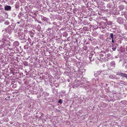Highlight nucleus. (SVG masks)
<instances>
[{"label":"nucleus","instance_id":"1","mask_svg":"<svg viewBox=\"0 0 127 127\" xmlns=\"http://www.w3.org/2000/svg\"><path fill=\"white\" fill-rule=\"evenodd\" d=\"M12 30V28H11L10 26H8L6 29H4V30H3L2 31H5L6 32L10 34L11 32V31Z\"/></svg>","mask_w":127,"mask_h":127},{"label":"nucleus","instance_id":"2","mask_svg":"<svg viewBox=\"0 0 127 127\" xmlns=\"http://www.w3.org/2000/svg\"><path fill=\"white\" fill-rule=\"evenodd\" d=\"M13 47L12 48L10 49V50L11 49L12 51H14L15 48H16L17 46H19V44L17 42H15L13 43Z\"/></svg>","mask_w":127,"mask_h":127},{"label":"nucleus","instance_id":"3","mask_svg":"<svg viewBox=\"0 0 127 127\" xmlns=\"http://www.w3.org/2000/svg\"><path fill=\"white\" fill-rule=\"evenodd\" d=\"M110 65L112 67H111L110 66H109L108 67V69H111L112 68L115 67V62L113 61H112L110 63Z\"/></svg>","mask_w":127,"mask_h":127},{"label":"nucleus","instance_id":"4","mask_svg":"<svg viewBox=\"0 0 127 127\" xmlns=\"http://www.w3.org/2000/svg\"><path fill=\"white\" fill-rule=\"evenodd\" d=\"M117 75H119V76L125 77L127 79V74L123 73H120L119 74H117Z\"/></svg>","mask_w":127,"mask_h":127},{"label":"nucleus","instance_id":"5","mask_svg":"<svg viewBox=\"0 0 127 127\" xmlns=\"http://www.w3.org/2000/svg\"><path fill=\"white\" fill-rule=\"evenodd\" d=\"M11 9V7L10 6L7 5L5 6L4 7L5 10L9 11Z\"/></svg>","mask_w":127,"mask_h":127},{"label":"nucleus","instance_id":"6","mask_svg":"<svg viewBox=\"0 0 127 127\" xmlns=\"http://www.w3.org/2000/svg\"><path fill=\"white\" fill-rule=\"evenodd\" d=\"M127 83L125 82L124 81H120L119 82L120 85L123 86H124V85H126Z\"/></svg>","mask_w":127,"mask_h":127},{"label":"nucleus","instance_id":"7","mask_svg":"<svg viewBox=\"0 0 127 127\" xmlns=\"http://www.w3.org/2000/svg\"><path fill=\"white\" fill-rule=\"evenodd\" d=\"M42 21L43 22H47L48 19L46 17H43L42 18Z\"/></svg>","mask_w":127,"mask_h":127},{"label":"nucleus","instance_id":"8","mask_svg":"<svg viewBox=\"0 0 127 127\" xmlns=\"http://www.w3.org/2000/svg\"><path fill=\"white\" fill-rule=\"evenodd\" d=\"M104 57V56H98L95 58V60L96 61L97 60H99V59H100L101 58V57Z\"/></svg>","mask_w":127,"mask_h":127},{"label":"nucleus","instance_id":"9","mask_svg":"<svg viewBox=\"0 0 127 127\" xmlns=\"http://www.w3.org/2000/svg\"><path fill=\"white\" fill-rule=\"evenodd\" d=\"M99 61L101 62H102L103 61H106V60L105 59L104 57H101V58L100 59H99Z\"/></svg>","mask_w":127,"mask_h":127},{"label":"nucleus","instance_id":"10","mask_svg":"<svg viewBox=\"0 0 127 127\" xmlns=\"http://www.w3.org/2000/svg\"><path fill=\"white\" fill-rule=\"evenodd\" d=\"M122 19L121 18H118V22L120 24L122 23V22L121 20Z\"/></svg>","mask_w":127,"mask_h":127},{"label":"nucleus","instance_id":"11","mask_svg":"<svg viewBox=\"0 0 127 127\" xmlns=\"http://www.w3.org/2000/svg\"><path fill=\"white\" fill-rule=\"evenodd\" d=\"M37 29L38 31H40L41 29L40 26L39 25H38L37 26Z\"/></svg>","mask_w":127,"mask_h":127},{"label":"nucleus","instance_id":"12","mask_svg":"<svg viewBox=\"0 0 127 127\" xmlns=\"http://www.w3.org/2000/svg\"><path fill=\"white\" fill-rule=\"evenodd\" d=\"M113 33H111L110 34V37L112 39H113Z\"/></svg>","mask_w":127,"mask_h":127},{"label":"nucleus","instance_id":"13","mask_svg":"<svg viewBox=\"0 0 127 127\" xmlns=\"http://www.w3.org/2000/svg\"><path fill=\"white\" fill-rule=\"evenodd\" d=\"M101 73H102L104 75L106 74L107 72L105 71H101Z\"/></svg>","mask_w":127,"mask_h":127},{"label":"nucleus","instance_id":"14","mask_svg":"<svg viewBox=\"0 0 127 127\" xmlns=\"http://www.w3.org/2000/svg\"><path fill=\"white\" fill-rule=\"evenodd\" d=\"M23 64L24 65L27 66L28 65V63L27 62H25L23 63Z\"/></svg>","mask_w":127,"mask_h":127},{"label":"nucleus","instance_id":"15","mask_svg":"<svg viewBox=\"0 0 127 127\" xmlns=\"http://www.w3.org/2000/svg\"><path fill=\"white\" fill-rule=\"evenodd\" d=\"M4 24L6 25H8L9 24V22L8 21H6L4 22Z\"/></svg>","mask_w":127,"mask_h":127},{"label":"nucleus","instance_id":"16","mask_svg":"<svg viewBox=\"0 0 127 127\" xmlns=\"http://www.w3.org/2000/svg\"><path fill=\"white\" fill-rule=\"evenodd\" d=\"M28 46L27 45H25L24 47V48L25 49H28Z\"/></svg>","mask_w":127,"mask_h":127},{"label":"nucleus","instance_id":"17","mask_svg":"<svg viewBox=\"0 0 127 127\" xmlns=\"http://www.w3.org/2000/svg\"><path fill=\"white\" fill-rule=\"evenodd\" d=\"M112 49L114 51H115L116 50V48L117 47H114L113 46H112L111 47Z\"/></svg>","mask_w":127,"mask_h":127},{"label":"nucleus","instance_id":"18","mask_svg":"<svg viewBox=\"0 0 127 127\" xmlns=\"http://www.w3.org/2000/svg\"><path fill=\"white\" fill-rule=\"evenodd\" d=\"M63 101L61 99H60L58 101V103H62Z\"/></svg>","mask_w":127,"mask_h":127},{"label":"nucleus","instance_id":"19","mask_svg":"<svg viewBox=\"0 0 127 127\" xmlns=\"http://www.w3.org/2000/svg\"><path fill=\"white\" fill-rule=\"evenodd\" d=\"M120 59L119 60V61H122L123 60H124V58L122 59H121V58H123V56H120Z\"/></svg>","mask_w":127,"mask_h":127},{"label":"nucleus","instance_id":"20","mask_svg":"<svg viewBox=\"0 0 127 127\" xmlns=\"http://www.w3.org/2000/svg\"><path fill=\"white\" fill-rule=\"evenodd\" d=\"M104 59H105L106 61H108V60L109 59L108 58V57H106L105 58L104 57Z\"/></svg>","mask_w":127,"mask_h":127},{"label":"nucleus","instance_id":"21","mask_svg":"<svg viewBox=\"0 0 127 127\" xmlns=\"http://www.w3.org/2000/svg\"><path fill=\"white\" fill-rule=\"evenodd\" d=\"M10 98V97L9 96H8L6 98H7V100H9V98Z\"/></svg>","mask_w":127,"mask_h":127},{"label":"nucleus","instance_id":"22","mask_svg":"<svg viewBox=\"0 0 127 127\" xmlns=\"http://www.w3.org/2000/svg\"><path fill=\"white\" fill-rule=\"evenodd\" d=\"M51 28H48L47 29V31H51Z\"/></svg>","mask_w":127,"mask_h":127},{"label":"nucleus","instance_id":"23","mask_svg":"<svg viewBox=\"0 0 127 127\" xmlns=\"http://www.w3.org/2000/svg\"><path fill=\"white\" fill-rule=\"evenodd\" d=\"M53 24L54 25H57V24L55 22H54L53 23Z\"/></svg>","mask_w":127,"mask_h":127},{"label":"nucleus","instance_id":"24","mask_svg":"<svg viewBox=\"0 0 127 127\" xmlns=\"http://www.w3.org/2000/svg\"><path fill=\"white\" fill-rule=\"evenodd\" d=\"M14 53V52H11L10 54V56H11V55H13V54Z\"/></svg>","mask_w":127,"mask_h":127},{"label":"nucleus","instance_id":"25","mask_svg":"<svg viewBox=\"0 0 127 127\" xmlns=\"http://www.w3.org/2000/svg\"><path fill=\"white\" fill-rule=\"evenodd\" d=\"M109 23H108L109 25H111L112 24V23L111 22H109Z\"/></svg>","mask_w":127,"mask_h":127},{"label":"nucleus","instance_id":"26","mask_svg":"<svg viewBox=\"0 0 127 127\" xmlns=\"http://www.w3.org/2000/svg\"><path fill=\"white\" fill-rule=\"evenodd\" d=\"M92 57H89V59H90V61H92Z\"/></svg>","mask_w":127,"mask_h":127},{"label":"nucleus","instance_id":"27","mask_svg":"<svg viewBox=\"0 0 127 127\" xmlns=\"http://www.w3.org/2000/svg\"><path fill=\"white\" fill-rule=\"evenodd\" d=\"M112 42L113 43H114V41L113 39H112Z\"/></svg>","mask_w":127,"mask_h":127},{"label":"nucleus","instance_id":"28","mask_svg":"<svg viewBox=\"0 0 127 127\" xmlns=\"http://www.w3.org/2000/svg\"><path fill=\"white\" fill-rule=\"evenodd\" d=\"M1 47V46H0V48H1V49H2V48H4V47L3 46H2V47Z\"/></svg>","mask_w":127,"mask_h":127},{"label":"nucleus","instance_id":"29","mask_svg":"<svg viewBox=\"0 0 127 127\" xmlns=\"http://www.w3.org/2000/svg\"><path fill=\"white\" fill-rule=\"evenodd\" d=\"M95 76L96 75V76H97V74H96V73L95 74Z\"/></svg>","mask_w":127,"mask_h":127},{"label":"nucleus","instance_id":"30","mask_svg":"<svg viewBox=\"0 0 127 127\" xmlns=\"http://www.w3.org/2000/svg\"><path fill=\"white\" fill-rule=\"evenodd\" d=\"M17 23L19 24H20V22H17Z\"/></svg>","mask_w":127,"mask_h":127},{"label":"nucleus","instance_id":"31","mask_svg":"<svg viewBox=\"0 0 127 127\" xmlns=\"http://www.w3.org/2000/svg\"><path fill=\"white\" fill-rule=\"evenodd\" d=\"M126 50L127 51V46L126 47Z\"/></svg>","mask_w":127,"mask_h":127},{"label":"nucleus","instance_id":"32","mask_svg":"<svg viewBox=\"0 0 127 127\" xmlns=\"http://www.w3.org/2000/svg\"><path fill=\"white\" fill-rule=\"evenodd\" d=\"M4 42L3 43V44H2L3 45H4Z\"/></svg>","mask_w":127,"mask_h":127},{"label":"nucleus","instance_id":"33","mask_svg":"<svg viewBox=\"0 0 127 127\" xmlns=\"http://www.w3.org/2000/svg\"><path fill=\"white\" fill-rule=\"evenodd\" d=\"M28 58H27L26 59L25 58V59L27 60V59H28Z\"/></svg>","mask_w":127,"mask_h":127},{"label":"nucleus","instance_id":"34","mask_svg":"<svg viewBox=\"0 0 127 127\" xmlns=\"http://www.w3.org/2000/svg\"><path fill=\"white\" fill-rule=\"evenodd\" d=\"M35 57H34V58H33V59H34L36 60V59H35Z\"/></svg>","mask_w":127,"mask_h":127},{"label":"nucleus","instance_id":"35","mask_svg":"<svg viewBox=\"0 0 127 127\" xmlns=\"http://www.w3.org/2000/svg\"><path fill=\"white\" fill-rule=\"evenodd\" d=\"M94 60V59H93L92 60V61H93Z\"/></svg>","mask_w":127,"mask_h":127},{"label":"nucleus","instance_id":"36","mask_svg":"<svg viewBox=\"0 0 127 127\" xmlns=\"http://www.w3.org/2000/svg\"><path fill=\"white\" fill-rule=\"evenodd\" d=\"M38 23H40V22H38Z\"/></svg>","mask_w":127,"mask_h":127},{"label":"nucleus","instance_id":"37","mask_svg":"<svg viewBox=\"0 0 127 127\" xmlns=\"http://www.w3.org/2000/svg\"><path fill=\"white\" fill-rule=\"evenodd\" d=\"M47 95H49V94H47Z\"/></svg>","mask_w":127,"mask_h":127},{"label":"nucleus","instance_id":"38","mask_svg":"<svg viewBox=\"0 0 127 127\" xmlns=\"http://www.w3.org/2000/svg\"><path fill=\"white\" fill-rule=\"evenodd\" d=\"M36 59H37V58H36Z\"/></svg>","mask_w":127,"mask_h":127},{"label":"nucleus","instance_id":"39","mask_svg":"<svg viewBox=\"0 0 127 127\" xmlns=\"http://www.w3.org/2000/svg\"><path fill=\"white\" fill-rule=\"evenodd\" d=\"M36 59H37V58H36Z\"/></svg>","mask_w":127,"mask_h":127}]
</instances>
